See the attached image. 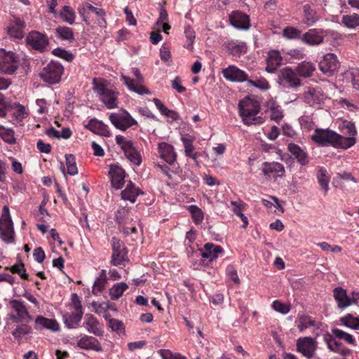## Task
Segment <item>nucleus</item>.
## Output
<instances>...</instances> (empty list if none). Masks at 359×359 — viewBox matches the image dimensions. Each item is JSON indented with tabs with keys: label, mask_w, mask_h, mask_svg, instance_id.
<instances>
[{
	"label": "nucleus",
	"mask_w": 359,
	"mask_h": 359,
	"mask_svg": "<svg viewBox=\"0 0 359 359\" xmlns=\"http://www.w3.org/2000/svg\"><path fill=\"white\" fill-rule=\"evenodd\" d=\"M231 205L232 206V211L234 214H236L237 216H238L241 220L243 222V224L242 226V228L245 229L247 226L248 225V217L243 215L241 211L243 210L244 208V203L239 201H231Z\"/></svg>",
	"instance_id": "obj_34"
},
{
	"label": "nucleus",
	"mask_w": 359,
	"mask_h": 359,
	"mask_svg": "<svg viewBox=\"0 0 359 359\" xmlns=\"http://www.w3.org/2000/svg\"><path fill=\"white\" fill-rule=\"evenodd\" d=\"M181 140L184 147V151L186 155L191 156V154L193 153L195 149L193 145V139L189 135H183Z\"/></svg>",
	"instance_id": "obj_53"
},
{
	"label": "nucleus",
	"mask_w": 359,
	"mask_h": 359,
	"mask_svg": "<svg viewBox=\"0 0 359 359\" xmlns=\"http://www.w3.org/2000/svg\"><path fill=\"white\" fill-rule=\"evenodd\" d=\"M158 152L160 156L169 164H172L176 160V154L173 147L166 142L158 144Z\"/></svg>",
	"instance_id": "obj_21"
},
{
	"label": "nucleus",
	"mask_w": 359,
	"mask_h": 359,
	"mask_svg": "<svg viewBox=\"0 0 359 359\" xmlns=\"http://www.w3.org/2000/svg\"><path fill=\"white\" fill-rule=\"evenodd\" d=\"M83 312V311H72V313H65L62 316L65 324L68 328H74L81 321Z\"/></svg>",
	"instance_id": "obj_29"
},
{
	"label": "nucleus",
	"mask_w": 359,
	"mask_h": 359,
	"mask_svg": "<svg viewBox=\"0 0 359 359\" xmlns=\"http://www.w3.org/2000/svg\"><path fill=\"white\" fill-rule=\"evenodd\" d=\"M109 325L113 331L118 333H121L124 330L123 323L117 319H111L109 321Z\"/></svg>",
	"instance_id": "obj_62"
},
{
	"label": "nucleus",
	"mask_w": 359,
	"mask_h": 359,
	"mask_svg": "<svg viewBox=\"0 0 359 359\" xmlns=\"http://www.w3.org/2000/svg\"><path fill=\"white\" fill-rule=\"evenodd\" d=\"M163 359H186L180 353H173L169 350L161 349L158 351Z\"/></svg>",
	"instance_id": "obj_60"
},
{
	"label": "nucleus",
	"mask_w": 359,
	"mask_h": 359,
	"mask_svg": "<svg viewBox=\"0 0 359 359\" xmlns=\"http://www.w3.org/2000/svg\"><path fill=\"white\" fill-rule=\"evenodd\" d=\"M18 57L12 51L0 50V72L6 74H14L18 68Z\"/></svg>",
	"instance_id": "obj_5"
},
{
	"label": "nucleus",
	"mask_w": 359,
	"mask_h": 359,
	"mask_svg": "<svg viewBox=\"0 0 359 359\" xmlns=\"http://www.w3.org/2000/svg\"><path fill=\"white\" fill-rule=\"evenodd\" d=\"M226 48L233 55H237L244 52L245 46L243 43H236L233 41H229L226 43Z\"/></svg>",
	"instance_id": "obj_47"
},
{
	"label": "nucleus",
	"mask_w": 359,
	"mask_h": 359,
	"mask_svg": "<svg viewBox=\"0 0 359 359\" xmlns=\"http://www.w3.org/2000/svg\"><path fill=\"white\" fill-rule=\"evenodd\" d=\"M127 149L123 150L126 158L133 164L140 165L141 164V156L140 153L135 149L133 143L128 144Z\"/></svg>",
	"instance_id": "obj_31"
},
{
	"label": "nucleus",
	"mask_w": 359,
	"mask_h": 359,
	"mask_svg": "<svg viewBox=\"0 0 359 359\" xmlns=\"http://www.w3.org/2000/svg\"><path fill=\"white\" fill-rule=\"evenodd\" d=\"M340 64L337 56L333 53H327L319 62L320 70L325 75L332 76L339 68Z\"/></svg>",
	"instance_id": "obj_11"
},
{
	"label": "nucleus",
	"mask_w": 359,
	"mask_h": 359,
	"mask_svg": "<svg viewBox=\"0 0 359 359\" xmlns=\"http://www.w3.org/2000/svg\"><path fill=\"white\" fill-rule=\"evenodd\" d=\"M226 271L228 276L232 280V281L238 285L241 283V280L237 274V271L232 265H229L226 267Z\"/></svg>",
	"instance_id": "obj_61"
},
{
	"label": "nucleus",
	"mask_w": 359,
	"mask_h": 359,
	"mask_svg": "<svg viewBox=\"0 0 359 359\" xmlns=\"http://www.w3.org/2000/svg\"><path fill=\"white\" fill-rule=\"evenodd\" d=\"M77 346L82 349L93 350L97 352L102 351V348L99 341L91 336L85 335L77 342Z\"/></svg>",
	"instance_id": "obj_17"
},
{
	"label": "nucleus",
	"mask_w": 359,
	"mask_h": 359,
	"mask_svg": "<svg viewBox=\"0 0 359 359\" xmlns=\"http://www.w3.org/2000/svg\"><path fill=\"white\" fill-rule=\"evenodd\" d=\"M247 81L251 86H255L261 90H267L269 88V83L264 79V80L252 81V80L248 79Z\"/></svg>",
	"instance_id": "obj_63"
},
{
	"label": "nucleus",
	"mask_w": 359,
	"mask_h": 359,
	"mask_svg": "<svg viewBox=\"0 0 359 359\" xmlns=\"http://www.w3.org/2000/svg\"><path fill=\"white\" fill-rule=\"evenodd\" d=\"M282 60L283 57L278 50H271L269 51L266 71L269 73H274L278 67L282 65Z\"/></svg>",
	"instance_id": "obj_16"
},
{
	"label": "nucleus",
	"mask_w": 359,
	"mask_h": 359,
	"mask_svg": "<svg viewBox=\"0 0 359 359\" xmlns=\"http://www.w3.org/2000/svg\"><path fill=\"white\" fill-rule=\"evenodd\" d=\"M311 138L319 146H332L337 149H346L355 144L354 137H345L329 128H316Z\"/></svg>",
	"instance_id": "obj_1"
},
{
	"label": "nucleus",
	"mask_w": 359,
	"mask_h": 359,
	"mask_svg": "<svg viewBox=\"0 0 359 359\" xmlns=\"http://www.w3.org/2000/svg\"><path fill=\"white\" fill-rule=\"evenodd\" d=\"M358 317H354L352 314L348 313L344 317L340 318V322L349 328L355 330L354 325L356 324Z\"/></svg>",
	"instance_id": "obj_57"
},
{
	"label": "nucleus",
	"mask_w": 359,
	"mask_h": 359,
	"mask_svg": "<svg viewBox=\"0 0 359 359\" xmlns=\"http://www.w3.org/2000/svg\"><path fill=\"white\" fill-rule=\"evenodd\" d=\"M296 323L301 332L311 327L319 330L321 325L320 323L313 320L310 316L306 315L299 316Z\"/></svg>",
	"instance_id": "obj_27"
},
{
	"label": "nucleus",
	"mask_w": 359,
	"mask_h": 359,
	"mask_svg": "<svg viewBox=\"0 0 359 359\" xmlns=\"http://www.w3.org/2000/svg\"><path fill=\"white\" fill-rule=\"evenodd\" d=\"M26 323H21L13 331V336L18 340H20L24 336L27 335L32 332V328Z\"/></svg>",
	"instance_id": "obj_38"
},
{
	"label": "nucleus",
	"mask_w": 359,
	"mask_h": 359,
	"mask_svg": "<svg viewBox=\"0 0 359 359\" xmlns=\"http://www.w3.org/2000/svg\"><path fill=\"white\" fill-rule=\"evenodd\" d=\"M332 334L339 339H344L347 343L353 345H355V340L354 337L346 333L341 330H339L337 328H334L332 330Z\"/></svg>",
	"instance_id": "obj_45"
},
{
	"label": "nucleus",
	"mask_w": 359,
	"mask_h": 359,
	"mask_svg": "<svg viewBox=\"0 0 359 359\" xmlns=\"http://www.w3.org/2000/svg\"><path fill=\"white\" fill-rule=\"evenodd\" d=\"M52 53L54 55L59 57L62 59H64L67 62H71L74 59V55L72 53L60 48H57L54 49L52 51Z\"/></svg>",
	"instance_id": "obj_54"
},
{
	"label": "nucleus",
	"mask_w": 359,
	"mask_h": 359,
	"mask_svg": "<svg viewBox=\"0 0 359 359\" xmlns=\"http://www.w3.org/2000/svg\"><path fill=\"white\" fill-rule=\"evenodd\" d=\"M128 288V285L126 283L121 282L114 285L109 290L111 299L116 300L119 299Z\"/></svg>",
	"instance_id": "obj_35"
},
{
	"label": "nucleus",
	"mask_w": 359,
	"mask_h": 359,
	"mask_svg": "<svg viewBox=\"0 0 359 359\" xmlns=\"http://www.w3.org/2000/svg\"><path fill=\"white\" fill-rule=\"evenodd\" d=\"M112 187L121 189L124 184L125 171L118 166L111 167L109 170Z\"/></svg>",
	"instance_id": "obj_22"
},
{
	"label": "nucleus",
	"mask_w": 359,
	"mask_h": 359,
	"mask_svg": "<svg viewBox=\"0 0 359 359\" xmlns=\"http://www.w3.org/2000/svg\"><path fill=\"white\" fill-rule=\"evenodd\" d=\"M263 165L264 167L262 172L264 175L270 176L271 174H273L277 177H282L285 174L283 165L278 162H264Z\"/></svg>",
	"instance_id": "obj_25"
},
{
	"label": "nucleus",
	"mask_w": 359,
	"mask_h": 359,
	"mask_svg": "<svg viewBox=\"0 0 359 359\" xmlns=\"http://www.w3.org/2000/svg\"><path fill=\"white\" fill-rule=\"evenodd\" d=\"M13 273L18 274L22 279L28 280V275L26 273L25 265L22 263L15 264V265L7 267Z\"/></svg>",
	"instance_id": "obj_52"
},
{
	"label": "nucleus",
	"mask_w": 359,
	"mask_h": 359,
	"mask_svg": "<svg viewBox=\"0 0 359 359\" xmlns=\"http://www.w3.org/2000/svg\"><path fill=\"white\" fill-rule=\"evenodd\" d=\"M189 210L191 215V217L194 222L196 224H198L203 222L204 215L201 208H199L196 205H192L189 207Z\"/></svg>",
	"instance_id": "obj_44"
},
{
	"label": "nucleus",
	"mask_w": 359,
	"mask_h": 359,
	"mask_svg": "<svg viewBox=\"0 0 359 359\" xmlns=\"http://www.w3.org/2000/svg\"><path fill=\"white\" fill-rule=\"evenodd\" d=\"M26 43L31 48L41 53L45 50L49 41L46 34L32 31L26 37Z\"/></svg>",
	"instance_id": "obj_8"
},
{
	"label": "nucleus",
	"mask_w": 359,
	"mask_h": 359,
	"mask_svg": "<svg viewBox=\"0 0 359 359\" xmlns=\"http://www.w3.org/2000/svg\"><path fill=\"white\" fill-rule=\"evenodd\" d=\"M109 120L117 129L123 131L134 125H137V121L126 111L111 114Z\"/></svg>",
	"instance_id": "obj_7"
},
{
	"label": "nucleus",
	"mask_w": 359,
	"mask_h": 359,
	"mask_svg": "<svg viewBox=\"0 0 359 359\" xmlns=\"http://www.w3.org/2000/svg\"><path fill=\"white\" fill-rule=\"evenodd\" d=\"M56 33L62 39L72 40L74 39V32L72 29L67 27H59L56 29Z\"/></svg>",
	"instance_id": "obj_46"
},
{
	"label": "nucleus",
	"mask_w": 359,
	"mask_h": 359,
	"mask_svg": "<svg viewBox=\"0 0 359 359\" xmlns=\"http://www.w3.org/2000/svg\"><path fill=\"white\" fill-rule=\"evenodd\" d=\"M303 11L304 13V20L307 25H312L315 23L318 18L316 15V11L311 8V6L306 4L303 6Z\"/></svg>",
	"instance_id": "obj_39"
},
{
	"label": "nucleus",
	"mask_w": 359,
	"mask_h": 359,
	"mask_svg": "<svg viewBox=\"0 0 359 359\" xmlns=\"http://www.w3.org/2000/svg\"><path fill=\"white\" fill-rule=\"evenodd\" d=\"M100 100L107 105L109 109L116 107V97L114 92L108 89L103 95L100 96Z\"/></svg>",
	"instance_id": "obj_37"
},
{
	"label": "nucleus",
	"mask_w": 359,
	"mask_h": 359,
	"mask_svg": "<svg viewBox=\"0 0 359 359\" xmlns=\"http://www.w3.org/2000/svg\"><path fill=\"white\" fill-rule=\"evenodd\" d=\"M107 281L106 271L102 269L100 272V276L95 280L93 287V293L95 295H97L98 293L102 292L104 287Z\"/></svg>",
	"instance_id": "obj_33"
},
{
	"label": "nucleus",
	"mask_w": 359,
	"mask_h": 359,
	"mask_svg": "<svg viewBox=\"0 0 359 359\" xmlns=\"http://www.w3.org/2000/svg\"><path fill=\"white\" fill-rule=\"evenodd\" d=\"M239 114L244 124L258 125L264 122V118L258 116L260 109L259 102L255 100L245 99L241 100L238 104Z\"/></svg>",
	"instance_id": "obj_2"
},
{
	"label": "nucleus",
	"mask_w": 359,
	"mask_h": 359,
	"mask_svg": "<svg viewBox=\"0 0 359 359\" xmlns=\"http://www.w3.org/2000/svg\"><path fill=\"white\" fill-rule=\"evenodd\" d=\"M223 76L231 81H247L248 74L235 66H229L223 70Z\"/></svg>",
	"instance_id": "obj_15"
},
{
	"label": "nucleus",
	"mask_w": 359,
	"mask_h": 359,
	"mask_svg": "<svg viewBox=\"0 0 359 359\" xmlns=\"http://www.w3.org/2000/svg\"><path fill=\"white\" fill-rule=\"evenodd\" d=\"M333 296L341 309H344L351 305V300L348 297L346 290L341 287H336L333 290Z\"/></svg>",
	"instance_id": "obj_23"
},
{
	"label": "nucleus",
	"mask_w": 359,
	"mask_h": 359,
	"mask_svg": "<svg viewBox=\"0 0 359 359\" xmlns=\"http://www.w3.org/2000/svg\"><path fill=\"white\" fill-rule=\"evenodd\" d=\"M60 16L62 20L67 23L72 25L75 20V13L73 9L68 6H65L62 8V11H61Z\"/></svg>",
	"instance_id": "obj_43"
},
{
	"label": "nucleus",
	"mask_w": 359,
	"mask_h": 359,
	"mask_svg": "<svg viewBox=\"0 0 359 359\" xmlns=\"http://www.w3.org/2000/svg\"><path fill=\"white\" fill-rule=\"evenodd\" d=\"M325 98V95L320 88H308L303 93L304 101L310 106L321 104Z\"/></svg>",
	"instance_id": "obj_13"
},
{
	"label": "nucleus",
	"mask_w": 359,
	"mask_h": 359,
	"mask_svg": "<svg viewBox=\"0 0 359 359\" xmlns=\"http://www.w3.org/2000/svg\"><path fill=\"white\" fill-rule=\"evenodd\" d=\"M112 252H128L124 243L116 237L111 238Z\"/></svg>",
	"instance_id": "obj_58"
},
{
	"label": "nucleus",
	"mask_w": 359,
	"mask_h": 359,
	"mask_svg": "<svg viewBox=\"0 0 359 359\" xmlns=\"http://www.w3.org/2000/svg\"><path fill=\"white\" fill-rule=\"evenodd\" d=\"M9 306L11 312L8 316L14 323H29L31 322L32 318L23 302L19 299H11L9 302Z\"/></svg>",
	"instance_id": "obj_4"
},
{
	"label": "nucleus",
	"mask_w": 359,
	"mask_h": 359,
	"mask_svg": "<svg viewBox=\"0 0 359 359\" xmlns=\"http://www.w3.org/2000/svg\"><path fill=\"white\" fill-rule=\"evenodd\" d=\"M296 346L297 351L309 359L314 355L316 350V342L310 337L299 338Z\"/></svg>",
	"instance_id": "obj_12"
},
{
	"label": "nucleus",
	"mask_w": 359,
	"mask_h": 359,
	"mask_svg": "<svg viewBox=\"0 0 359 359\" xmlns=\"http://www.w3.org/2000/svg\"><path fill=\"white\" fill-rule=\"evenodd\" d=\"M142 194L138 188H137L131 182L127 184L123 191H121V198L123 200H128L134 203L136 198Z\"/></svg>",
	"instance_id": "obj_30"
},
{
	"label": "nucleus",
	"mask_w": 359,
	"mask_h": 359,
	"mask_svg": "<svg viewBox=\"0 0 359 359\" xmlns=\"http://www.w3.org/2000/svg\"><path fill=\"white\" fill-rule=\"evenodd\" d=\"M0 136L7 143H15L14 137V131L11 129H7L4 127H0Z\"/></svg>",
	"instance_id": "obj_49"
},
{
	"label": "nucleus",
	"mask_w": 359,
	"mask_h": 359,
	"mask_svg": "<svg viewBox=\"0 0 359 359\" xmlns=\"http://www.w3.org/2000/svg\"><path fill=\"white\" fill-rule=\"evenodd\" d=\"M273 309L282 314H287L290 310V305L285 304L278 300H276L272 304Z\"/></svg>",
	"instance_id": "obj_56"
},
{
	"label": "nucleus",
	"mask_w": 359,
	"mask_h": 359,
	"mask_svg": "<svg viewBox=\"0 0 359 359\" xmlns=\"http://www.w3.org/2000/svg\"><path fill=\"white\" fill-rule=\"evenodd\" d=\"M14 229L10 215L2 214L0 218V235L1 239L7 243L14 241Z\"/></svg>",
	"instance_id": "obj_10"
},
{
	"label": "nucleus",
	"mask_w": 359,
	"mask_h": 359,
	"mask_svg": "<svg viewBox=\"0 0 359 359\" xmlns=\"http://www.w3.org/2000/svg\"><path fill=\"white\" fill-rule=\"evenodd\" d=\"M10 109L13 110V116L19 121L26 118L27 115L25 107L18 102L11 103Z\"/></svg>",
	"instance_id": "obj_40"
},
{
	"label": "nucleus",
	"mask_w": 359,
	"mask_h": 359,
	"mask_svg": "<svg viewBox=\"0 0 359 359\" xmlns=\"http://www.w3.org/2000/svg\"><path fill=\"white\" fill-rule=\"evenodd\" d=\"M327 348L332 352L339 353L342 346V343L337 341L332 336H328L325 338Z\"/></svg>",
	"instance_id": "obj_50"
},
{
	"label": "nucleus",
	"mask_w": 359,
	"mask_h": 359,
	"mask_svg": "<svg viewBox=\"0 0 359 359\" xmlns=\"http://www.w3.org/2000/svg\"><path fill=\"white\" fill-rule=\"evenodd\" d=\"M224 252L223 248L219 245H215L212 243H207L201 249V256L203 258L209 259L210 261L217 259L219 254Z\"/></svg>",
	"instance_id": "obj_20"
},
{
	"label": "nucleus",
	"mask_w": 359,
	"mask_h": 359,
	"mask_svg": "<svg viewBox=\"0 0 359 359\" xmlns=\"http://www.w3.org/2000/svg\"><path fill=\"white\" fill-rule=\"evenodd\" d=\"M287 149L300 165H306L309 164V158L307 153L299 145L294 143H290L287 145Z\"/></svg>",
	"instance_id": "obj_19"
},
{
	"label": "nucleus",
	"mask_w": 359,
	"mask_h": 359,
	"mask_svg": "<svg viewBox=\"0 0 359 359\" xmlns=\"http://www.w3.org/2000/svg\"><path fill=\"white\" fill-rule=\"evenodd\" d=\"M132 71L136 78L135 80L125 75H121V79L128 89L139 95L150 94L149 90L142 85L143 77L140 70L137 68H133Z\"/></svg>",
	"instance_id": "obj_6"
},
{
	"label": "nucleus",
	"mask_w": 359,
	"mask_h": 359,
	"mask_svg": "<svg viewBox=\"0 0 359 359\" xmlns=\"http://www.w3.org/2000/svg\"><path fill=\"white\" fill-rule=\"evenodd\" d=\"M341 23L348 28H355L359 26V15L356 13L344 15L341 18Z\"/></svg>",
	"instance_id": "obj_36"
},
{
	"label": "nucleus",
	"mask_w": 359,
	"mask_h": 359,
	"mask_svg": "<svg viewBox=\"0 0 359 359\" xmlns=\"http://www.w3.org/2000/svg\"><path fill=\"white\" fill-rule=\"evenodd\" d=\"M283 36L287 39H299L301 31L293 27H286L283 31Z\"/></svg>",
	"instance_id": "obj_51"
},
{
	"label": "nucleus",
	"mask_w": 359,
	"mask_h": 359,
	"mask_svg": "<svg viewBox=\"0 0 359 359\" xmlns=\"http://www.w3.org/2000/svg\"><path fill=\"white\" fill-rule=\"evenodd\" d=\"M65 161L68 174L72 176L76 175L78 173V168L74 155L66 154Z\"/></svg>",
	"instance_id": "obj_42"
},
{
	"label": "nucleus",
	"mask_w": 359,
	"mask_h": 359,
	"mask_svg": "<svg viewBox=\"0 0 359 359\" xmlns=\"http://www.w3.org/2000/svg\"><path fill=\"white\" fill-rule=\"evenodd\" d=\"M63 72L64 67L60 62L51 61L43 68L39 76L44 82L53 85L60 81Z\"/></svg>",
	"instance_id": "obj_3"
},
{
	"label": "nucleus",
	"mask_w": 359,
	"mask_h": 359,
	"mask_svg": "<svg viewBox=\"0 0 359 359\" xmlns=\"http://www.w3.org/2000/svg\"><path fill=\"white\" fill-rule=\"evenodd\" d=\"M83 326L90 333H93L95 336L100 337L103 335L102 325L100 324L97 318L91 314L86 315Z\"/></svg>",
	"instance_id": "obj_18"
},
{
	"label": "nucleus",
	"mask_w": 359,
	"mask_h": 359,
	"mask_svg": "<svg viewBox=\"0 0 359 359\" xmlns=\"http://www.w3.org/2000/svg\"><path fill=\"white\" fill-rule=\"evenodd\" d=\"M70 309L74 310V311H83L80 299L77 294L73 293L71 295V303L69 304Z\"/></svg>",
	"instance_id": "obj_59"
},
{
	"label": "nucleus",
	"mask_w": 359,
	"mask_h": 359,
	"mask_svg": "<svg viewBox=\"0 0 359 359\" xmlns=\"http://www.w3.org/2000/svg\"><path fill=\"white\" fill-rule=\"evenodd\" d=\"M128 252H112L111 264L114 266H123L125 262L128 261Z\"/></svg>",
	"instance_id": "obj_41"
},
{
	"label": "nucleus",
	"mask_w": 359,
	"mask_h": 359,
	"mask_svg": "<svg viewBox=\"0 0 359 359\" xmlns=\"http://www.w3.org/2000/svg\"><path fill=\"white\" fill-rule=\"evenodd\" d=\"M302 40L310 46L319 45L323 41V36L321 32L316 29H309L302 37Z\"/></svg>",
	"instance_id": "obj_26"
},
{
	"label": "nucleus",
	"mask_w": 359,
	"mask_h": 359,
	"mask_svg": "<svg viewBox=\"0 0 359 359\" xmlns=\"http://www.w3.org/2000/svg\"><path fill=\"white\" fill-rule=\"evenodd\" d=\"M229 21L232 26L239 29H248L250 27L249 17L245 13L235 11L229 15Z\"/></svg>",
	"instance_id": "obj_14"
},
{
	"label": "nucleus",
	"mask_w": 359,
	"mask_h": 359,
	"mask_svg": "<svg viewBox=\"0 0 359 359\" xmlns=\"http://www.w3.org/2000/svg\"><path fill=\"white\" fill-rule=\"evenodd\" d=\"M93 84L94 92L96 93L100 97L108 90L105 88L103 83H99L96 78L93 79Z\"/></svg>",
	"instance_id": "obj_64"
},
{
	"label": "nucleus",
	"mask_w": 359,
	"mask_h": 359,
	"mask_svg": "<svg viewBox=\"0 0 359 359\" xmlns=\"http://www.w3.org/2000/svg\"><path fill=\"white\" fill-rule=\"evenodd\" d=\"M271 118L276 122H279L283 117V111L280 106L272 103L271 107Z\"/></svg>",
	"instance_id": "obj_55"
},
{
	"label": "nucleus",
	"mask_w": 359,
	"mask_h": 359,
	"mask_svg": "<svg viewBox=\"0 0 359 359\" xmlns=\"http://www.w3.org/2000/svg\"><path fill=\"white\" fill-rule=\"evenodd\" d=\"M317 179L319 184L325 191V194H326L329 190L330 176L325 168L320 167L318 168L317 172Z\"/></svg>",
	"instance_id": "obj_32"
},
{
	"label": "nucleus",
	"mask_w": 359,
	"mask_h": 359,
	"mask_svg": "<svg viewBox=\"0 0 359 359\" xmlns=\"http://www.w3.org/2000/svg\"><path fill=\"white\" fill-rule=\"evenodd\" d=\"M315 70V65L311 62L308 61H303L299 63L295 67V72L297 74L304 78L311 77Z\"/></svg>",
	"instance_id": "obj_28"
},
{
	"label": "nucleus",
	"mask_w": 359,
	"mask_h": 359,
	"mask_svg": "<svg viewBox=\"0 0 359 359\" xmlns=\"http://www.w3.org/2000/svg\"><path fill=\"white\" fill-rule=\"evenodd\" d=\"M184 35L187 38V41L184 44V47L188 49H191L194 43V41L196 38L195 32L191 26H187L184 28Z\"/></svg>",
	"instance_id": "obj_48"
},
{
	"label": "nucleus",
	"mask_w": 359,
	"mask_h": 359,
	"mask_svg": "<svg viewBox=\"0 0 359 359\" xmlns=\"http://www.w3.org/2000/svg\"><path fill=\"white\" fill-rule=\"evenodd\" d=\"M295 69L285 67L278 72V81L280 84L287 85L290 88H297L302 85Z\"/></svg>",
	"instance_id": "obj_9"
},
{
	"label": "nucleus",
	"mask_w": 359,
	"mask_h": 359,
	"mask_svg": "<svg viewBox=\"0 0 359 359\" xmlns=\"http://www.w3.org/2000/svg\"><path fill=\"white\" fill-rule=\"evenodd\" d=\"M86 128L95 134L105 137L110 136V132L108 127L104 123L95 118L90 119Z\"/></svg>",
	"instance_id": "obj_24"
}]
</instances>
